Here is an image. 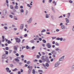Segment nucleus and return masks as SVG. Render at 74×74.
<instances>
[{"label":"nucleus","mask_w":74,"mask_h":74,"mask_svg":"<svg viewBox=\"0 0 74 74\" xmlns=\"http://www.w3.org/2000/svg\"><path fill=\"white\" fill-rule=\"evenodd\" d=\"M51 53L53 55L52 56L53 57H54L55 58L56 57V56H55V55H56L57 54V52H56L55 51H53L51 52Z\"/></svg>","instance_id":"nucleus-1"},{"label":"nucleus","mask_w":74,"mask_h":74,"mask_svg":"<svg viewBox=\"0 0 74 74\" xmlns=\"http://www.w3.org/2000/svg\"><path fill=\"white\" fill-rule=\"evenodd\" d=\"M32 66L30 67V66H28V69H29L28 71L29 74H30L31 73V71H32Z\"/></svg>","instance_id":"nucleus-2"},{"label":"nucleus","mask_w":74,"mask_h":74,"mask_svg":"<svg viewBox=\"0 0 74 74\" xmlns=\"http://www.w3.org/2000/svg\"><path fill=\"white\" fill-rule=\"evenodd\" d=\"M65 56H62V57H61L59 59V61L60 62V61H63L64 60V57Z\"/></svg>","instance_id":"nucleus-3"},{"label":"nucleus","mask_w":74,"mask_h":74,"mask_svg":"<svg viewBox=\"0 0 74 74\" xmlns=\"http://www.w3.org/2000/svg\"><path fill=\"white\" fill-rule=\"evenodd\" d=\"M15 39L16 41V42H21V39H20L16 38H15Z\"/></svg>","instance_id":"nucleus-4"},{"label":"nucleus","mask_w":74,"mask_h":74,"mask_svg":"<svg viewBox=\"0 0 74 74\" xmlns=\"http://www.w3.org/2000/svg\"><path fill=\"white\" fill-rule=\"evenodd\" d=\"M60 64V62H57L56 63L55 65V67H56L59 66V65Z\"/></svg>","instance_id":"nucleus-5"},{"label":"nucleus","mask_w":74,"mask_h":74,"mask_svg":"<svg viewBox=\"0 0 74 74\" xmlns=\"http://www.w3.org/2000/svg\"><path fill=\"white\" fill-rule=\"evenodd\" d=\"M47 48H50L51 47V44L50 43H47Z\"/></svg>","instance_id":"nucleus-6"},{"label":"nucleus","mask_w":74,"mask_h":74,"mask_svg":"<svg viewBox=\"0 0 74 74\" xmlns=\"http://www.w3.org/2000/svg\"><path fill=\"white\" fill-rule=\"evenodd\" d=\"M6 71H7V72H9V73H10L11 72V71L10 70V69L8 67H7L6 68Z\"/></svg>","instance_id":"nucleus-7"},{"label":"nucleus","mask_w":74,"mask_h":74,"mask_svg":"<svg viewBox=\"0 0 74 74\" xmlns=\"http://www.w3.org/2000/svg\"><path fill=\"white\" fill-rule=\"evenodd\" d=\"M65 20L66 21V22L67 23H68L69 22V19L67 18H66L65 19Z\"/></svg>","instance_id":"nucleus-8"},{"label":"nucleus","mask_w":74,"mask_h":74,"mask_svg":"<svg viewBox=\"0 0 74 74\" xmlns=\"http://www.w3.org/2000/svg\"><path fill=\"white\" fill-rule=\"evenodd\" d=\"M23 24H21V25L20 27V29H21V30H22L23 29Z\"/></svg>","instance_id":"nucleus-9"},{"label":"nucleus","mask_w":74,"mask_h":74,"mask_svg":"<svg viewBox=\"0 0 74 74\" xmlns=\"http://www.w3.org/2000/svg\"><path fill=\"white\" fill-rule=\"evenodd\" d=\"M6 57V55L5 54H4L2 55V58L3 59H4V58H5Z\"/></svg>","instance_id":"nucleus-10"},{"label":"nucleus","mask_w":74,"mask_h":74,"mask_svg":"<svg viewBox=\"0 0 74 74\" xmlns=\"http://www.w3.org/2000/svg\"><path fill=\"white\" fill-rule=\"evenodd\" d=\"M65 26L64 25H62L61 27L62 29H65Z\"/></svg>","instance_id":"nucleus-11"},{"label":"nucleus","mask_w":74,"mask_h":74,"mask_svg":"<svg viewBox=\"0 0 74 74\" xmlns=\"http://www.w3.org/2000/svg\"><path fill=\"white\" fill-rule=\"evenodd\" d=\"M32 18H30V19L29 20V21H27V22L28 23H31V22H32Z\"/></svg>","instance_id":"nucleus-12"},{"label":"nucleus","mask_w":74,"mask_h":74,"mask_svg":"<svg viewBox=\"0 0 74 74\" xmlns=\"http://www.w3.org/2000/svg\"><path fill=\"white\" fill-rule=\"evenodd\" d=\"M14 49L16 50V51H17L18 48H17V47L16 46H14Z\"/></svg>","instance_id":"nucleus-13"},{"label":"nucleus","mask_w":74,"mask_h":74,"mask_svg":"<svg viewBox=\"0 0 74 74\" xmlns=\"http://www.w3.org/2000/svg\"><path fill=\"white\" fill-rule=\"evenodd\" d=\"M15 9L18 10V6L17 5H16L15 7Z\"/></svg>","instance_id":"nucleus-14"},{"label":"nucleus","mask_w":74,"mask_h":74,"mask_svg":"<svg viewBox=\"0 0 74 74\" xmlns=\"http://www.w3.org/2000/svg\"><path fill=\"white\" fill-rule=\"evenodd\" d=\"M56 51H61V50H60L58 48L56 49Z\"/></svg>","instance_id":"nucleus-15"},{"label":"nucleus","mask_w":74,"mask_h":74,"mask_svg":"<svg viewBox=\"0 0 74 74\" xmlns=\"http://www.w3.org/2000/svg\"><path fill=\"white\" fill-rule=\"evenodd\" d=\"M35 70L34 69H33L32 70V73L33 74H35Z\"/></svg>","instance_id":"nucleus-16"},{"label":"nucleus","mask_w":74,"mask_h":74,"mask_svg":"<svg viewBox=\"0 0 74 74\" xmlns=\"http://www.w3.org/2000/svg\"><path fill=\"white\" fill-rule=\"evenodd\" d=\"M71 69L72 70H74V64L72 66Z\"/></svg>","instance_id":"nucleus-17"},{"label":"nucleus","mask_w":74,"mask_h":74,"mask_svg":"<svg viewBox=\"0 0 74 74\" xmlns=\"http://www.w3.org/2000/svg\"><path fill=\"white\" fill-rule=\"evenodd\" d=\"M3 14H4L5 13V14H6V13H7V11H5V10H3Z\"/></svg>","instance_id":"nucleus-18"},{"label":"nucleus","mask_w":74,"mask_h":74,"mask_svg":"<svg viewBox=\"0 0 74 74\" xmlns=\"http://www.w3.org/2000/svg\"><path fill=\"white\" fill-rule=\"evenodd\" d=\"M15 61H16V62H19V59L17 58H15Z\"/></svg>","instance_id":"nucleus-19"},{"label":"nucleus","mask_w":74,"mask_h":74,"mask_svg":"<svg viewBox=\"0 0 74 74\" xmlns=\"http://www.w3.org/2000/svg\"><path fill=\"white\" fill-rule=\"evenodd\" d=\"M17 70H18V69L16 68L14 69L13 70V71H17Z\"/></svg>","instance_id":"nucleus-20"},{"label":"nucleus","mask_w":74,"mask_h":74,"mask_svg":"<svg viewBox=\"0 0 74 74\" xmlns=\"http://www.w3.org/2000/svg\"><path fill=\"white\" fill-rule=\"evenodd\" d=\"M38 72L39 73H42V70H38Z\"/></svg>","instance_id":"nucleus-21"},{"label":"nucleus","mask_w":74,"mask_h":74,"mask_svg":"<svg viewBox=\"0 0 74 74\" xmlns=\"http://www.w3.org/2000/svg\"><path fill=\"white\" fill-rule=\"evenodd\" d=\"M42 41L43 42H44V43H46V41L45 40H43Z\"/></svg>","instance_id":"nucleus-22"},{"label":"nucleus","mask_w":74,"mask_h":74,"mask_svg":"<svg viewBox=\"0 0 74 74\" xmlns=\"http://www.w3.org/2000/svg\"><path fill=\"white\" fill-rule=\"evenodd\" d=\"M30 62L29 61L27 62V64H30Z\"/></svg>","instance_id":"nucleus-23"},{"label":"nucleus","mask_w":74,"mask_h":74,"mask_svg":"<svg viewBox=\"0 0 74 74\" xmlns=\"http://www.w3.org/2000/svg\"><path fill=\"white\" fill-rule=\"evenodd\" d=\"M45 32V29H43V30H42L41 31V32L42 33H43V32Z\"/></svg>","instance_id":"nucleus-24"},{"label":"nucleus","mask_w":74,"mask_h":74,"mask_svg":"<svg viewBox=\"0 0 74 74\" xmlns=\"http://www.w3.org/2000/svg\"><path fill=\"white\" fill-rule=\"evenodd\" d=\"M10 8L11 9H13L14 8L13 7V6L12 5H11L10 6Z\"/></svg>","instance_id":"nucleus-25"},{"label":"nucleus","mask_w":74,"mask_h":74,"mask_svg":"<svg viewBox=\"0 0 74 74\" xmlns=\"http://www.w3.org/2000/svg\"><path fill=\"white\" fill-rule=\"evenodd\" d=\"M52 10L53 12H55V10H54V9L53 8V7L52 8Z\"/></svg>","instance_id":"nucleus-26"},{"label":"nucleus","mask_w":74,"mask_h":74,"mask_svg":"<svg viewBox=\"0 0 74 74\" xmlns=\"http://www.w3.org/2000/svg\"><path fill=\"white\" fill-rule=\"evenodd\" d=\"M49 66V65L48 63H47V67H48Z\"/></svg>","instance_id":"nucleus-27"},{"label":"nucleus","mask_w":74,"mask_h":74,"mask_svg":"<svg viewBox=\"0 0 74 74\" xmlns=\"http://www.w3.org/2000/svg\"><path fill=\"white\" fill-rule=\"evenodd\" d=\"M16 51H16H16H13V53H16Z\"/></svg>","instance_id":"nucleus-28"},{"label":"nucleus","mask_w":74,"mask_h":74,"mask_svg":"<svg viewBox=\"0 0 74 74\" xmlns=\"http://www.w3.org/2000/svg\"><path fill=\"white\" fill-rule=\"evenodd\" d=\"M4 28L5 30H7L8 29V28L7 27H4Z\"/></svg>","instance_id":"nucleus-29"},{"label":"nucleus","mask_w":74,"mask_h":74,"mask_svg":"<svg viewBox=\"0 0 74 74\" xmlns=\"http://www.w3.org/2000/svg\"><path fill=\"white\" fill-rule=\"evenodd\" d=\"M38 40L39 41H42V38H40L38 39Z\"/></svg>","instance_id":"nucleus-30"},{"label":"nucleus","mask_w":74,"mask_h":74,"mask_svg":"<svg viewBox=\"0 0 74 74\" xmlns=\"http://www.w3.org/2000/svg\"><path fill=\"white\" fill-rule=\"evenodd\" d=\"M47 61H50L49 58L48 57H47Z\"/></svg>","instance_id":"nucleus-31"},{"label":"nucleus","mask_w":74,"mask_h":74,"mask_svg":"<svg viewBox=\"0 0 74 74\" xmlns=\"http://www.w3.org/2000/svg\"><path fill=\"white\" fill-rule=\"evenodd\" d=\"M36 39H37L38 38H39V37L37 35L36 36Z\"/></svg>","instance_id":"nucleus-32"},{"label":"nucleus","mask_w":74,"mask_h":74,"mask_svg":"<svg viewBox=\"0 0 74 74\" xmlns=\"http://www.w3.org/2000/svg\"><path fill=\"white\" fill-rule=\"evenodd\" d=\"M5 52L6 55H8V52L7 51H5Z\"/></svg>","instance_id":"nucleus-33"},{"label":"nucleus","mask_w":74,"mask_h":74,"mask_svg":"<svg viewBox=\"0 0 74 74\" xmlns=\"http://www.w3.org/2000/svg\"><path fill=\"white\" fill-rule=\"evenodd\" d=\"M69 2L70 3H73V1L71 0H70L69 1Z\"/></svg>","instance_id":"nucleus-34"},{"label":"nucleus","mask_w":74,"mask_h":74,"mask_svg":"<svg viewBox=\"0 0 74 74\" xmlns=\"http://www.w3.org/2000/svg\"><path fill=\"white\" fill-rule=\"evenodd\" d=\"M21 12H23V9H21Z\"/></svg>","instance_id":"nucleus-35"},{"label":"nucleus","mask_w":74,"mask_h":74,"mask_svg":"<svg viewBox=\"0 0 74 74\" xmlns=\"http://www.w3.org/2000/svg\"><path fill=\"white\" fill-rule=\"evenodd\" d=\"M6 3H7V4H8V3H9L8 0H6Z\"/></svg>","instance_id":"nucleus-36"},{"label":"nucleus","mask_w":74,"mask_h":74,"mask_svg":"<svg viewBox=\"0 0 74 74\" xmlns=\"http://www.w3.org/2000/svg\"><path fill=\"white\" fill-rule=\"evenodd\" d=\"M5 49L6 50H8L9 49H8V47H6L5 48Z\"/></svg>","instance_id":"nucleus-37"},{"label":"nucleus","mask_w":74,"mask_h":74,"mask_svg":"<svg viewBox=\"0 0 74 74\" xmlns=\"http://www.w3.org/2000/svg\"><path fill=\"white\" fill-rule=\"evenodd\" d=\"M16 56H19V54L17 53L16 54Z\"/></svg>","instance_id":"nucleus-38"},{"label":"nucleus","mask_w":74,"mask_h":74,"mask_svg":"<svg viewBox=\"0 0 74 74\" xmlns=\"http://www.w3.org/2000/svg\"><path fill=\"white\" fill-rule=\"evenodd\" d=\"M37 58H40V56L39 55H37L36 56Z\"/></svg>","instance_id":"nucleus-39"},{"label":"nucleus","mask_w":74,"mask_h":74,"mask_svg":"<svg viewBox=\"0 0 74 74\" xmlns=\"http://www.w3.org/2000/svg\"><path fill=\"white\" fill-rule=\"evenodd\" d=\"M42 60H43L44 61H45V58H42Z\"/></svg>","instance_id":"nucleus-40"},{"label":"nucleus","mask_w":74,"mask_h":74,"mask_svg":"<svg viewBox=\"0 0 74 74\" xmlns=\"http://www.w3.org/2000/svg\"><path fill=\"white\" fill-rule=\"evenodd\" d=\"M10 17L11 18H12L13 16H12V15H10Z\"/></svg>","instance_id":"nucleus-41"},{"label":"nucleus","mask_w":74,"mask_h":74,"mask_svg":"<svg viewBox=\"0 0 74 74\" xmlns=\"http://www.w3.org/2000/svg\"><path fill=\"white\" fill-rule=\"evenodd\" d=\"M31 42H34V40H32L31 41Z\"/></svg>","instance_id":"nucleus-42"},{"label":"nucleus","mask_w":74,"mask_h":74,"mask_svg":"<svg viewBox=\"0 0 74 74\" xmlns=\"http://www.w3.org/2000/svg\"><path fill=\"white\" fill-rule=\"evenodd\" d=\"M8 44H10L11 43V42L10 40H8Z\"/></svg>","instance_id":"nucleus-43"},{"label":"nucleus","mask_w":74,"mask_h":74,"mask_svg":"<svg viewBox=\"0 0 74 74\" xmlns=\"http://www.w3.org/2000/svg\"><path fill=\"white\" fill-rule=\"evenodd\" d=\"M57 40H60V38H57L56 39Z\"/></svg>","instance_id":"nucleus-44"},{"label":"nucleus","mask_w":74,"mask_h":74,"mask_svg":"<svg viewBox=\"0 0 74 74\" xmlns=\"http://www.w3.org/2000/svg\"><path fill=\"white\" fill-rule=\"evenodd\" d=\"M18 74H21V71H18Z\"/></svg>","instance_id":"nucleus-45"},{"label":"nucleus","mask_w":74,"mask_h":74,"mask_svg":"<svg viewBox=\"0 0 74 74\" xmlns=\"http://www.w3.org/2000/svg\"><path fill=\"white\" fill-rule=\"evenodd\" d=\"M56 45L57 46H59V43H57L56 44Z\"/></svg>","instance_id":"nucleus-46"},{"label":"nucleus","mask_w":74,"mask_h":74,"mask_svg":"<svg viewBox=\"0 0 74 74\" xmlns=\"http://www.w3.org/2000/svg\"><path fill=\"white\" fill-rule=\"evenodd\" d=\"M39 62L40 63H42V60H39Z\"/></svg>","instance_id":"nucleus-47"},{"label":"nucleus","mask_w":74,"mask_h":74,"mask_svg":"<svg viewBox=\"0 0 74 74\" xmlns=\"http://www.w3.org/2000/svg\"><path fill=\"white\" fill-rule=\"evenodd\" d=\"M60 30L59 29H57L56 30V32H59Z\"/></svg>","instance_id":"nucleus-48"},{"label":"nucleus","mask_w":74,"mask_h":74,"mask_svg":"<svg viewBox=\"0 0 74 74\" xmlns=\"http://www.w3.org/2000/svg\"><path fill=\"white\" fill-rule=\"evenodd\" d=\"M21 58H24V56L22 55L21 56Z\"/></svg>","instance_id":"nucleus-49"},{"label":"nucleus","mask_w":74,"mask_h":74,"mask_svg":"<svg viewBox=\"0 0 74 74\" xmlns=\"http://www.w3.org/2000/svg\"><path fill=\"white\" fill-rule=\"evenodd\" d=\"M49 18V15L48 14H47V18Z\"/></svg>","instance_id":"nucleus-50"},{"label":"nucleus","mask_w":74,"mask_h":74,"mask_svg":"<svg viewBox=\"0 0 74 74\" xmlns=\"http://www.w3.org/2000/svg\"><path fill=\"white\" fill-rule=\"evenodd\" d=\"M60 41H62L63 40V38H60Z\"/></svg>","instance_id":"nucleus-51"},{"label":"nucleus","mask_w":74,"mask_h":74,"mask_svg":"<svg viewBox=\"0 0 74 74\" xmlns=\"http://www.w3.org/2000/svg\"><path fill=\"white\" fill-rule=\"evenodd\" d=\"M26 49H29V46H27L26 47Z\"/></svg>","instance_id":"nucleus-52"},{"label":"nucleus","mask_w":74,"mask_h":74,"mask_svg":"<svg viewBox=\"0 0 74 74\" xmlns=\"http://www.w3.org/2000/svg\"><path fill=\"white\" fill-rule=\"evenodd\" d=\"M51 62H53V59L52 58V59L51 60Z\"/></svg>","instance_id":"nucleus-53"},{"label":"nucleus","mask_w":74,"mask_h":74,"mask_svg":"<svg viewBox=\"0 0 74 74\" xmlns=\"http://www.w3.org/2000/svg\"><path fill=\"white\" fill-rule=\"evenodd\" d=\"M63 18V16L62 15H61L60 16L58 17L59 18Z\"/></svg>","instance_id":"nucleus-54"},{"label":"nucleus","mask_w":74,"mask_h":74,"mask_svg":"<svg viewBox=\"0 0 74 74\" xmlns=\"http://www.w3.org/2000/svg\"><path fill=\"white\" fill-rule=\"evenodd\" d=\"M34 62H37V60H36V59H35V60H34Z\"/></svg>","instance_id":"nucleus-55"},{"label":"nucleus","mask_w":74,"mask_h":74,"mask_svg":"<svg viewBox=\"0 0 74 74\" xmlns=\"http://www.w3.org/2000/svg\"><path fill=\"white\" fill-rule=\"evenodd\" d=\"M52 38L53 39H55V38H56V37H52Z\"/></svg>","instance_id":"nucleus-56"},{"label":"nucleus","mask_w":74,"mask_h":74,"mask_svg":"<svg viewBox=\"0 0 74 74\" xmlns=\"http://www.w3.org/2000/svg\"><path fill=\"white\" fill-rule=\"evenodd\" d=\"M21 73H23V70L22 69H21Z\"/></svg>","instance_id":"nucleus-57"},{"label":"nucleus","mask_w":74,"mask_h":74,"mask_svg":"<svg viewBox=\"0 0 74 74\" xmlns=\"http://www.w3.org/2000/svg\"><path fill=\"white\" fill-rule=\"evenodd\" d=\"M52 43L53 44H55V42L54 41H53Z\"/></svg>","instance_id":"nucleus-58"},{"label":"nucleus","mask_w":74,"mask_h":74,"mask_svg":"<svg viewBox=\"0 0 74 74\" xmlns=\"http://www.w3.org/2000/svg\"><path fill=\"white\" fill-rule=\"evenodd\" d=\"M23 8V6H20V8H21V9H22V8Z\"/></svg>","instance_id":"nucleus-59"},{"label":"nucleus","mask_w":74,"mask_h":74,"mask_svg":"<svg viewBox=\"0 0 74 74\" xmlns=\"http://www.w3.org/2000/svg\"><path fill=\"white\" fill-rule=\"evenodd\" d=\"M47 63H49L50 62V61H47Z\"/></svg>","instance_id":"nucleus-60"},{"label":"nucleus","mask_w":74,"mask_h":74,"mask_svg":"<svg viewBox=\"0 0 74 74\" xmlns=\"http://www.w3.org/2000/svg\"><path fill=\"white\" fill-rule=\"evenodd\" d=\"M27 5L28 6V7H30V5L29 4H27Z\"/></svg>","instance_id":"nucleus-61"},{"label":"nucleus","mask_w":74,"mask_h":74,"mask_svg":"<svg viewBox=\"0 0 74 74\" xmlns=\"http://www.w3.org/2000/svg\"><path fill=\"white\" fill-rule=\"evenodd\" d=\"M2 38L3 40H4V36H2Z\"/></svg>","instance_id":"nucleus-62"},{"label":"nucleus","mask_w":74,"mask_h":74,"mask_svg":"<svg viewBox=\"0 0 74 74\" xmlns=\"http://www.w3.org/2000/svg\"><path fill=\"white\" fill-rule=\"evenodd\" d=\"M62 25H63V23H61L60 24V26H62Z\"/></svg>","instance_id":"nucleus-63"},{"label":"nucleus","mask_w":74,"mask_h":74,"mask_svg":"<svg viewBox=\"0 0 74 74\" xmlns=\"http://www.w3.org/2000/svg\"><path fill=\"white\" fill-rule=\"evenodd\" d=\"M49 3H51V2H52V0H49Z\"/></svg>","instance_id":"nucleus-64"}]
</instances>
